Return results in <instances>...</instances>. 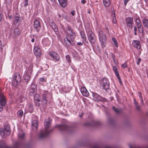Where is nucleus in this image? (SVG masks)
Masks as SVG:
<instances>
[{"mask_svg":"<svg viewBox=\"0 0 148 148\" xmlns=\"http://www.w3.org/2000/svg\"><path fill=\"white\" fill-rule=\"evenodd\" d=\"M45 79L43 78H41L40 79V81L41 82H43L44 81Z\"/></svg>","mask_w":148,"mask_h":148,"instance_id":"57","label":"nucleus"},{"mask_svg":"<svg viewBox=\"0 0 148 148\" xmlns=\"http://www.w3.org/2000/svg\"><path fill=\"white\" fill-rule=\"evenodd\" d=\"M38 122L37 120H34L32 122V129L35 131H36L38 128Z\"/></svg>","mask_w":148,"mask_h":148,"instance_id":"20","label":"nucleus"},{"mask_svg":"<svg viewBox=\"0 0 148 148\" xmlns=\"http://www.w3.org/2000/svg\"><path fill=\"white\" fill-rule=\"evenodd\" d=\"M113 69L114 73H115L116 77L119 76V74L118 71L116 68V66H113Z\"/></svg>","mask_w":148,"mask_h":148,"instance_id":"33","label":"nucleus"},{"mask_svg":"<svg viewBox=\"0 0 148 148\" xmlns=\"http://www.w3.org/2000/svg\"><path fill=\"white\" fill-rule=\"evenodd\" d=\"M99 38L101 47L103 48L106 47L107 37L103 31L100 30L99 32Z\"/></svg>","mask_w":148,"mask_h":148,"instance_id":"2","label":"nucleus"},{"mask_svg":"<svg viewBox=\"0 0 148 148\" xmlns=\"http://www.w3.org/2000/svg\"><path fill=\"white\" fill-rule=\"evenodd\" d=\"M81 92L84 96L88 97L89 95L88 92L85 87H83L81 88Z\"/></svg>","mask_w":148,"mask_h":148,"instance_id":"18","label":"nucleus"},{"mask_svg":"<svg viewBox=\"0 0 148 148\" xmlns=\"http://www.w3.org/2000/svg\"><path fill=\"white\" fill-rule=\"evenodd\" d=\"M75 36V34L74 32H71L67 34L66 38L64 39L65 44L67 46H69L71 42H73V39Z\"/></svg>","mask_w":148,"mask_h":148,"instance_id":"3","label":"nucleus"},{"mask_svg":"<svg viewBox=\"0 0 148 148\" xmlns=\"http://www.w3.org/2000/svg\"><path fill=\"white\" fill-rule=\"evenodd\" d=\"M2 19V16L0 13V22L1 21Z\"/></svg>","mask_w":148,"mask_h":148,"instance_id":"59","label":"nucleus"},{"mask_svg":"<svg viewBox=\"0 0 148 148\" xmlns=\"http://www.w3.org/2000/svg\"><path fill=\"white\" fill-rule=\"evenodd\" d=\"M29 108L30 109V112H33V107L32 105H29Z\"/></svg>","mask_w":148,"mask_h":148,"instance_id":"45","label":"nucleus"},{"mask_svg":"<svg viewBox=\"0 0 148 148\" xmlns=\"http://www.w3.org/2000/svg\"><path fill=\"white\" fill-rule=\"evenodd\" d=\"M10 129L8 125H6L3 128H0V134L2 137L4 138L9 136L10 134Z\"/></svg>","mask_w":148,"mask_h":148,"instance_id":"4","label":"nucleus"},{"mask_svg":"<svg viewBox=\"0 0 148 148\" xmlns=\"http://www.w3.org/2000/svg\"><path fill=\"white\" fill-rule=\"evenodd\" d=\"M141 60V59L140 58H138V61L137 62V65H139L140 64V63Z\"/></svg>","mask_w":148,"mask_h":148,"instance_id":"47","label":"nucleus"},{"mask_svg":"<svg viewBox=\"0 0 148 148\" xmlns=\"http://www.w3.org/2000/svg\"><path fill=\"white\" fill-rule=\"evenodd\" d=\"M83 115H84V113L83 112H82L80 113V114H79V117H81L83 116Z\"/></svg>","mask_w":148,"mask_h":148,"instance_id":"54","label":"nucleus"},{"mask_svg":"<svg viewBox=\"0 0 148 148\" xmlns=\"http://www.w3.org/2000/svg\"><path fill=\"white\" fill-rule=\"evenodd\" d=\"M143 23L144 26L146 27H148V20L144 19L143 21Z\"/></svg>","mask_w":148,"mask_h":148,"instance_id":"30","label":"nucleus"},{"mask_svg":"<svg viewBox=\"0 0 148 148\" xmlns=\"http://www.w3.org/2000/svg\"><path fill=\"white\" fill-rule=\"evenodd\" d=\"M125 20L127 26L132 29L133 27V18L131 17L126 18H125Z\"/></svg>","mask_w":148,"mask_h":148,"instance_id":"9","label":"nucleus"},{"mask_svg":"<svg viewBox=\"0 0 148 148\" xmlns=\"http://www.w3.org/2000/svg\"><path fill=\"white\" fill-rule=\"evenodd\" d=\"M30 79L29 75H26L24 76V80L27 84Z\"/></svg>","mask_w":148,"mask_h":148,"instance_id":"31","label":"nucleus"},{"mask_svg":"<svg viewBox=\"0 0 148 148\" xmlns=\"http://www.w3.org/2000/svg\"><path fill=\"white\" fill-rule=\"evenodd\" d=\"M100 124V122L94 121H92L91 123L87 122L84 123V125L86 126H97L99 125Z\"/></svg>","mask_w":148,"mask_h":148,"instance_id":"12","label":"nucleus"},{"mask_svg":"<svg viewBox=\"0 0 148 148\" xmlns=\"http://www.w3.org/2000/svg\"><path fill=\"white\" fill-rule=\"evenodd\" d=\"M22 147V145L18 141L15 143L13 147L7 146L4 141L2 142L0 144V148H21Z\"/></svg>","mask_w":148,"mask_h":148,"instance_id":"5","label":"nucleus"},{"mask_svg":"<svg viewBox=\"0 0 148 148\" xmlns=\"http://www.w3.org/2000/svg\"><path fill=\"white\" fill-rule=\"evenodd\" d=\"M49 25L56 33L58 31V29L57 26L53 21H51L49 22Z\"/></svg>","mask_w":148,"mask_h":148,"instance_id":"16","label":"nucleus"},{"mask_svg":"<svg viewBox=\"0 0 148 148\" xmlns=\"http://www.w3.org/2000/svg\"><path fill=\"white\" fill-rule=\"evenodd\" d=\"M12 18V15H10L9 16V18L10 19H11Z\"/></svg>","mask_w":148,"mask_h":148,"instance_id":"62","label":"nucleus"},{"mask_svg":"<svg viewBox=\"0 0 148 148\" xmlns=\"http://www.w3.org/2000/svg\"><path fill=\"white\" fill-rule=\"evenodd\" d=\"M80 34L81 36L82 37V38L84 40L86 39V37L84 33V32H81Z\"/></svg>","mask_w":148,"mask_h":148,"instance_id":"40","label":"nucleus"},{"mask_svg":"<svg viewBox=\"0 0 148 148\" xmlns=\"http://www.w3.org/2000/svg\"><path fill=\"white\" fill-rule=\"evenodd\" d=\"M66 59L67 61L68 62H71V57L69 55H67L66 56Z\"/></svg>","mask_w":148,"mask_h":148,"instance_id":"39","label":"nucleus"},{"mask_svg":"<svg viewBox=\"0 0 148 148\" xmlns=\"http://www.w3.org/2000/svg\"><path fill=\"white\" fill-rule=\"evenodd\" d=\"M113 110L116 113H119L120 112V111L117 108H115L114 106L112 107Z\"/></svg>","mask_w":148,"mask_h":148,"instance_id":"41","label":"nucleus"},{"mask_svg":"<svg viewBox=\"0 0 148 148\" xmlns=\"http://www.w3.org/2000/svg\"><path fill=\"white\" fill-rule=\"evenodd\" d=\"M2 106L0 104V112L3 110V108Z\"/></svg>","mask_w":148,"mask_h":148,"instance_id":"53","label":"nucleus"},{"mask_svg":"<svg viewBox=\"0 0 148 148\" xmlns=\"http://www.w3.org/2000/svg\"><path fill=\"white\" fill-rule=\"evenodd\" d=\"M108 122L110 124H113L114 123V120L112 118H109L108 119Z\"/></svg>","mask_w":148,"mask_h":148,"instance_id":"38","label":"nucleus"},{"mask_svg":"<svg viewBox=\"0 0 148 148\" xmlns=\"http://www.w3.org/2000/svg\"><path fill=\"white\" fill-rule=\"evenodd\" d=\"M137 30V28L136 27H134V32H136Z\"/></svg>","mask_w":148,"mask_h":148,"instance_id":"55","label":"nucleus"},{"mask_svg":"<svg viewBox=\"0 0 148 148\" xmlns=\"http://www.w3.org/2000/svg\"><path fill=\"white\" fill-rule=\"evenodd\" d=\"M88 39L91 44H94L95 42L94 35L91 31H89L88 34Z\"/></svg>","mask_w":148,"mask_h":148,"instance_id":"8","label":"nucleus"},{"mask_svg":"<svg viewBox=\"0 0 148 148\" xmlns=\"http://www.w3.org/2000/svg\"><path fill=\"white\" fill-rule=\"evenodd\" d=\"M37 86L36 84H32L30 87L29 95L31 96L33 95L36 90Z\"/></svg>","mask_w":148,"mask_h":148,"instance_id":"10","label":"nucleus"},{"mask_svg":"<svg viewBox=\"0 0 148 148\" xmlns=\"http://www.w3.org/2000/svg\"><path fill=\"white\" fill-rule=\"evenodd\" d=\"M20 33V31L18 28H15L13 32V34L16 36H18Z\"/></svg>","mask_w":148,"mask_h":148,"instance_id":"26","label":"nucleus"},{"mask_svg":"<svg viewBox=\"0 0 148 148\" xmlns=\"http://www.w3.org/2000/svg\"><path fill=\"white\" fill-rule=\"evenodd\" d=\"M2 42L0 40V46H2Z\"/></svg>","mask_w":148,"mask_h":148,"instance_id":"63","label":"nucleus"},{"mask_svg":"<svg viewBox=\"0 0 148 148\" xmlns=\"http://www.w3.org/2000/svg\"><path fill=\"white\" fill-rule=\"evenodd\" d=\"M62 28L63 29V30L65 32V28H64V26H62Z\"/></svg>","mask_w":148,"mask_h":148,"instance_id":"64","label":"nucleus"},{"mask_svg":"<svg viewBox=\"0 0 148 148\" xmlns=\"http://www.w3.org/2000/svg\"><path fill=\"white\" fill-rule=\"evenodd\" d=\"M40 95L38 94H36L34 96V100L36 103V105L39 106L40 105Z\"/></svg>","mask_w":148,"mask_h":148,"instance_id":"19","label":"nucleus"},{"mask_svg":"<svg viewBox=\"0 0 148 148\" xmlns=\"http://www.w3.org/2000/svg\"><path fill=\"white\" fill-rule=\"evenodd\" d=\"M117 77L118 80H119V82L121 84H122V81L121 80V78L120 77L119 75V76H117Z\"/></svg>","mask_w":148,"mask_h":148,"instance_id":"48","label":"nucleus"},{"mask_svg":"<svg viewBox=\"0 0 148 148\" xmlns=\"http://www.w3.org/2000/svg\"><path fill=\"white\" fill-rule=\"evenodd\" d=\"M51 120L50 118H48L47 120L45 121L44 123L45 129L41 131L38 136V139H42L46 137L53 131V130L51 129L48 130V129L51 125Z\"/></svg>","mask_w":148,"mask_h":148,"instance_id":"1","label":"nucleus"},{"mask_svg":"<svg viewBox=\"0 0 148 148\" xmlns=\"http://www.w3.org/2000/svg\"><path fill=\"white\" fill-rule=\"evenodd\" d=\"M60 5L63 8L65 7L67 3V0H58Z\"/></svg>","mask_w":148,"mask_h":148,"instance_id":"23","label":"nucleus"},{"mask_svg":"<svg viewBox=\"0 0 148 148\" xmlns=\"http://www.w3.org/2000/svg\"><path fill=\"white\" fill-rule=\"evenodd\" d=\"M88 13L90 14V9H89L88 10Z\"/></svg>","mask_w":148,"mask_h":148,"instance_id":"61","label":"nucleus"},{"mask_svg":"<svg viewBox=\"0 0 148 148\" xmlns=\"http://www.w3.org/2000/svg\"><path fill=\"white\" fill-rule=\"evenodd\" d=\"M130 0H125L124 2L125 5H127V2H128Z\"/></svg>","mask_w":148,"mask_h":148,"instance_id":"50","label":"nucleus"},{"mask_svg":"<svg viewBox=\"0 0 148 148\" xmlns=\"http://www.w3.org/2000/svg\"><path fill=\"white\" fill-rule=\"evenodd\" d=\"M137 27L139 32L140 33H143V30L142 25H138L137 26Z\"/></svg>","mask_w":148,"mask_h":148,"instance_id":"34","label":"nucleus"},{"mask_svg":"<svg viewBox=\"0 0 148 148\" xmlns=\"http://www.w3.org/2000/svg\"><path fill=\"white\" fill-rule=\"evenodd\" d=\"M3 50V49L2 47V46H0V51L2 52Z\"/></svg>","mask_w":148,"mask_h":148,"instance_id":"56","label":"nucleus"},{"mask_svg":"<svg viewBox=\"0 0 148 148\" xmlns=\"http://www.w3.org/2000/svg\"><path fill=\"white\" fill-rule=\"evenodd\" d=\"M134 105L136 107V109L138 111L140 110V107L138 105V102H137V101H136V100L135 99H134Z\"/></svg>","mask_w":148,"mask_h":148,"instance_id":"28","label":"nucleus"},{"mask_svg":"<svg viewBox=\"0 0 148 148\" xmlns=\"http://www.w3.org/2000/svg\"><path fill=\"white\" fill-rule=\"evenodd\" d=\"M0 104L3 106H5L6 104L5 97L3 94H0Z\"/></svg>","mask_w":148,"mask_h":148,"instance_id":"11","label":"nucleus"},{"mask_svg":"<svg viewBox=\"0 0 148 148\" xmlns=\"http://www.w3.org/2000/svg\"><path fill=\"white\" fill-rule=\"evenodd\" d=\"M139 94V97H140V99L141 100V105L142 106L143 105L144 106V104L143 102V100L142 99V97L141 95V93L140 92H138Z\"/></svg>","mask_w":148,"mask_h":148,"instance_id":"35","label":"nucleus"},{"mask_svg":"<svg viewBox=\"0 0 148 148\" xmlns=\"http://www.w3.org/2000/svg\"><path fill=\"white\" fill-rule=\"evenodd\" d=\"M81 2L82 3L84 4L86 3V1L85 0H82Z\"/></svg>","mask_w":148,"mask_h":148,"instance_id":"58","label":"nucleus"},{"mask_svg":"<svg viewBox=\"0 0 148 148\" xmlns=\"http://www.w3.org/2000/svg\"><path fill=\"white\" fill-rule=\"evenodd\" d=\"M75 11L74 10L72 11L71 12V14L73 16H74L75 14Z\"/></svg>","mask_w":148,"mask_h":148,"instance_id":"52","label":"nucleus"},{"mask_svg":"<svg viewBox=\"0 0 148 148\" xmlns=\"http://www.w3.org/2000/svg\"><path fill=\"white\" fill-rule=\"evenodd\" d=\"M132 44L133 46L137 49H140L141 47L140 42L138 40H133Z\"/></svg>","mask_w":148,"mask_h":148,"instance_id":"22","label":"nucleus"},{"mask_svg":"<svg viewBox=\"0 0 148 148\" xmlns=\"http://www.w3.org/2000/svg\"><path fill=\"white\" fill-rule=\"evenodd\" d=\"M42 101L43 103L45 104L47 102V95L45 94H43L42 95Z\"/></svg>","mask_w":148,"mask_h":148,"instance_id":"29","label":"nucleus"},{"mask_svg":"<svg viewBox=\"0 0 148 148\" xmlns=\"http://www.w3.org/2000/svg\"><path fill=\"white\" fill-rule=\"evenodd\" d=\"M28 0H24V2L25 3L24 5L25 7L27 6L28 4Z\"/></svg>","mask_w":148,"mask_h":148,"instance_id":"44","label":"nucleus"},{"mask_svg":"<svg viewBox=\"0 0 148 148\" xmlns=\"http://www.w3.org/2000/svg\"><path fill=\"white\" fill-rule=\"evenodd\" d=\"M83 42H78L77 43V44L78 45H79V46H81V45H83Z\"/></svg>","mask_w":148,"mask_h":148,"instance_id":"51","label":"nucleus"},{"mask_svg":"<svg viewBox=\"0 0 148 148\" xmlns=\"http://www.w3.org/2000/svg\"><path fill=\"white\" fill-rule=\"evenodd\" d=\"M112 22L113 23H116L117 22L116 19V17H115V15H114V17L113 18V20H112Z\"/></svg>","mask_w":148,"mask_h":148,"instance_id":"46","label":"nucleus"},{"mask_svg":"<svg viewBox=\"0 0 148 148\" xmlns=\"http://www.w3.org/2000/svg\"><path fill=\"white\" fill-rule=\"evenodd\" d=\"M34 27L37 32H38L40 28V25L39 21L37 20H35L34 23Z\"/></svg>","mask_w":148,"mask_h":148,"instance_id":"17","label":"nucleus"},{"mask_svg":"<svg viewBox=\"0 0 148 148\" xmlns=\"http://www.w3.org/2000/svg\"><path fill=\"white\" fill-rule=\"evenodd\" d=\"M112 41L116 47H118V45L116 39L115 38H112Z\"/></svg>","mask_w":148,"mask_h":148,"instance_id":"37","label":"nucleus"},{"mask_svg":"<svg viewBox=\"0 0 148 148\" xmlns=\"http://www.w3.org/2000/svg\"><path fill=\"white\" fill-rule=\"evenodd\" d=\"M109 82L106 78H103L100 80V86L104 90H108L109 88Z\"/></svg>","mask_w":148,"mask_h":148,"instance_id":"6","label":"nucleus"},{"mask_svg":"<svg viewBox=\"0 0 148 148\" xmlns=\"http://www.w3.org/2000/svg\"><path fill=\"white\" fill-rule=\"evenodd\" d=\"M21 77L18 73H15L13 77L12 84L14 86H16L19 84L21 80Z\"/></svg>","mask_w":148,"mask_h":148,"instance_id":"7","label":"nucleus"},{"mask_svg":"<svg viewBox=\"0 0 148 148\" xmlns=\"http://www.w3.org/2000/svg\"><path fill=\"white\" fill-rule=\"evenodd\" d=\"M18 137L20 140L24 139L25 138V133L22 131L19 132L18 134Z\"/></svg>","mask_w":148,"mask_h":148,"instance_id":"25","label":"nucleus"},{"mask_svg":"<svg viewBox=\"0 0 148 148\" xmlns=\"http://www.w3.org/2000/svg\"><path fill=\"white\" fill-rule=\"evenodd\" d=\"M67 30L69 31V33H71V32H73L71 28L68 25H67Z\"/></svg>","mask_w":148,"mask_h":148,"instance_id":"42","label":"nucleus"},{"mask_svg":"<svg viewBox=\"0 0 148 148\" xmlns=\"http://www.w3.org/2000/svg\"><path fill=\"white\" fill-rule=\"evenodd\" d=\"M23 112L21 110H19L18 111L17 115L19 117H22L23 114Z\"/></svg>","mask_w":148,"mask_h":148,"instance_id":"36","label":"nucleus"},{"mask_svg":"<svg viewBox=\"0 0 148 148\" xmlns=\"http://www.w3.org/2000/svg\"><path fill=\"white\" fill-rule=\"evenodd\" d=\"M93 148H101L100 147L97 145H95L93 146Z\"/></svg>","mask_w":148,"mask_h":148,"instance_id":"49","label":"nucleus"},{"mask_svg":"<svg viewBox=\"0 0 148 148\" xmlns=\"http://www.w3.org/2000/svg\"><path fill=\"white\" fill-rule=\"evenodd\" d=\"M135 21L137 26L142 25L139 17L137 18L135 20Z\"/></svg>","mask_w":148,"mask_h":148,"instance_id":"32","label":"nucleus"},{"mask_svg":"<svg viewBox=\"0 0 148 148\" xmlns=\"http://www.w3.org/2000/svg\"><path fill=\"white\" fill-rule=\"evenodd\" d=\"M31 41L32 42H34V38H32V40H31Z\"/></svg>","mask_w":148,"mask_h":148,"instance_id":"60","label":"nucleus"},{"mask_svg":"<svg viewBox=\"0 0 148 148\" xmlns=\"http://www.w3.org/2000/svg\"><path fill=\"white\" fill-rule=\"evenodd\" d=\"M34 53L37 57H40L41 55L40 49L37 46H35L34 48Z\"/></svg>","mask_w":148,"mask_h":148,"instance_id":"13","label":"nucleus"},{"mask_svg":"<svg viewBox=\"0 0 148 148\" xmlns=\"http://www.w3.org/2000/svg\"><path fill=\"white\" fill-rule=\"evenodd\" d=\"M93 99L96 101H100L102 100L101 97L96 93H94L93 94Z\"/></svg>","mask_w":148,"mask_h":148,"instance_id":"21","label":"nucleus"},{"mask_svg":"<svg viewBox=\"0 0 148 148\" xmlns=\"http://www.w3.org/2000/svg\"><path fill=\"white\" fill-rule=\"evenodd\" d=\"M19 17L20 15L18 13L16 14L14 16V22L15 24H16L19 22Z\"/></svg>","mask_w":148,"mask_h":148,"instance_id":"24","label":"nucleus"},{"mask_svg":"<svg viewBox=\"0 0 148 148\" xmlns=\"http://www.w3.org/2000/svg\"><path fill=\"white\" fill-rule=\"evenodd\" d=\"M49 54L53 59L57 61L59 60L60 59L59 55L56 52H49Z\"/></svg>","mask_w":148,"mask_h":148,"instance_id":"14","label":"nucleus"},{"mask_svg":"<svg viewBox=\"0 0 148 148\" xmlns=\"http://www.w3.org/2000/svg\"><path fill=\"white\" fill-rule=\"evenodd\" d=\"M103 3L104 5L106 7L109 6L110 4V0H103Z\"/></svg>","mask_w":148,"mask_h":148,"instance_id":"27","label":"nucleus"},{"mask_svg":"<svg viewBox=\"0 0 148 148\" xmlns=\"http://www.w3.org/2000/svg\"><path fill=\"white\" fill-rule=\"evenodd\" d=\"M121 67L122 68L125 69L127 67V64L126 62H125L124 64H122Z\"/></svg>","mask_w":148,"mask_h":148,"instance_id":"43","label":"nucleus"},{"mask_svg":"<svg viewBox=\"0 0 148 148\" xmlns=\"http://www.w3.org/2000/svg\"><path fill=\"white\" fill-rule=\"evenodd\" d=\"M56 127L59 128L60 130L62 131L68 130L70 128L69 126L64 125H57Z\"/></svg>","mask_w":148,"mask_h":148,"instance_id":"15","label":"nucleus"}]
</instances>
